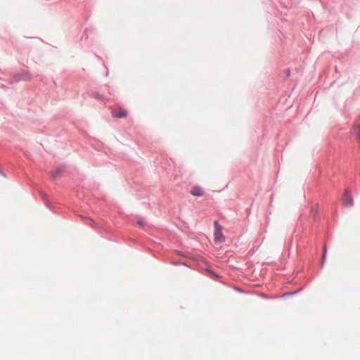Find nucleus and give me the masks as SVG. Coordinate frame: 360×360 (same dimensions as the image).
<instances>
[{"label": "nucleus", "instance_id": "f257e3e1", "mask_svg": "<svg viewBox=\"0 0 360 360\" xmlns=\"http://www.w3.org/2000/svg\"><path fill=\"white\" fill-rule=\"evenodd\" d=\"M31 78H32V77H31V75L29 73V72H27L26 70H22V72L16 74L14 76V78H13V81L11 82V83H13L14 82H18L20 80H30V79H31Z\"/></svg>", "mask_w": 360, "mask_h": 360}, {"label": "nucleus", "instance_id": "f03ea898", "mask_svg": "<svg viewBox=\"0 0 360 360\" xmlns=\"http://www.w3.org/2000/svg\"><path fill=\"white\" fill-rule=\"evenodd\" d=\"M342 202L345 206L352 207L353 205V198L351 196L350 192L348 189L345 191L342 196Z\"/></svg>", "mask_w": 360, "mask_h": 360}, {"label": "nucleus", "instance_id": "7ed1b4c3", "mask_svg": "<svg viewBox=\"0 0 360 360\" xmlns=\"http://www.w3.org/2000/svg\"><path fill=\"white\" fill-rule=\"evenodd\" d=\"M65 169L64 165L59 166L51 175V180L56 179Z\"/></svg>", "mask_w": 360, "mask_h": 360}, {"label": "nucleus", "instance_id": "20e7f679", "mask_svg": "<svg viewBox=\"0 0 360 360\" xmlns=\"http://www.w3.org/2000/svg\"><path fill=\"white\" fill-rule=\"evenodd\" d=\"M215 241L218 243H223L225 240V236L221 231L215 230L214 232Z\"/></svg>", "mask_w": 360, "mask_h": 360}, {"label": "nucleus", "instance_id": "39448f33", "mask_svg": "<svg viewBox=\"0 0 360 360\" xmlns=\"http://www.w3.org/2000/svg\"><path fill=\"white\" fill-rule=\"evenodd\" d=\"M191 194L195 196H201L203 195L202 189L199 186H195L191 191Z\"/></svg>", "mask_w": 360, "mask_h": 360}, {"label": "nucleus", "instance_id": "423d86ee", "mask_svg": "<svg viewBox=\"0 0 360 360\" xmlns=\"http://www.w3.org/2000/svg\"><path fill=\"white\" fill-rule=\"evenodd\" d=\"M128 112L126 110L122 109L119 112L114 111V117L122 118L127 115Z\"/></svg>", "mask_w": 360, "mask_h": 360}, {"label": "nucleus", "instance_id": "0eeeda50", "mask_svg": "<svg viewBox=\"0 0 360 360\" xmlns=\"http://www.w3.org/2000/svg\"><path fill=\"white\" fill-rule=\"evenodd\" d=\"M42 198H43V200L44 202V203L46 204V205L50 209V210H53L51 205V202H49L47 196L45 195V194H42Z\"/></svg>", "mask_w": 360, "mask_h": 360}, {"label": "nucleus", "instance_id": "6e6552de", "mask_svg": "<svg viewBox=\"0 0 360 360\" xmlns=\"http://www.w3.org/2000/svg\"><path fill=\"white\" fill-rule=\"evenodd\" d=\"M136 223L140 227L144 228L145 225L146 224V220L141 217L137 220Z\"/></svg>", "mask_w": 360, "mask_h": 360}, {"label": "nucleus", "instance_id": "1a4fd4ad", "mask_svg": "<svg viewBox=\"0 0 360 360\" xmlns=\"http://www.w3.org/2000/svg\"><path fill=\"white\" fill-rule=\"evenodd\" d=\"M302 288H300V289H298V290H296V291L286 292V293H285V294H283V297L296 295V294H297L298 292H301V291H302Z\"/></svg>", "mask_w": 360, "mask_h": 360}, {"label": "nucleus", "instance_id": "9d476101", "mask_svg": "<svg viewBox=\"0 0 360 360\" xmlns=\"http://www.w3.org/2000/svg\"><path fill=\"white\" fill-rule=\"evenodd\" d=\"M356 129L357 130V140L360 143V124H356Z\"/></svg>", "mask_w": 360, "mask_h": 360}, {"label": "nucleus", "instance_id": "9b49d317", "mask_svg": "<svg viewBox=\"0 0 360 360\" xmlns=\"http://www.w3.org/2000/svg\"><path fill=\"white\" fill-rule=\"evenodd\" d=\"M93 96L96 98V99H102L103 98V95H101L100 94L97 93V92H94L93 93Z\"/></svg>", "mask_w": 360, "mask_h": 360}, {"label": "nucleus", "instance_id": "f8f14e48", "mask_svg": "<svg viewBox=\"0 0 360 360\" xmlns=\"http://www.w3.org/2000/svg\"><path fill=\"white\" fill-rule=\"evenodd\" d=\"M326 254H327V248H326V245H324L323 248V255H322L323 259H326Z\"/></svg>", "mask_w": 360, "mask_h": 360}, {"label": "nucleus", "instance_id": "ddd939ff", "mask_svg": "<svg viewBox=\"0 0 360 360\" xmlns=\"http://www.w3.org/2000/svg\"><path fill=\"white\" fill-rule=\"evenodd\" d=\"M311 213L314 215V217L315 218V216L318 214V208L317 207H313L311 209Z\"/></svg>", "mask_w": 360, "mask_h": 360}, {"label": "nucleus", "instance_id": "4468645a", "mask_svg": "<svg viewBox=\"0 0 360 360\" xmlns=\"http://www.w3.org/2000/svg\"><path fill=\"white\" fill-rule=\"evenodd\" d=\"M214 227H215V229H216V230L221 231V226L219 225V224L218 223V221H215V222H214Z\"/></svg>", "mask_w": 360, "mask_h": 360}, {"label": "nucleus", "instance_id": "2eb2a0df", "mask_svg": "<svg viewBox=\"0 0 360 360\" xmlns=\"http://www.w3.org/2000/svg\"><path fill=\"white\" fill-rule=\"evenodd\" d=\"M85 37V39H87V33L85 32L83 35L82 36V39H83Z\"/></svg>", "mask_w": 360, "mask_h": 360}, {"label": "nucleus", "instance_id": "dca6fc26", "mask_svg": "<svg viewBox=\"0 0 360 360\" xmlns=\"http://www.w3.org/2000/svg\"><path fill=\"white\" fill-rule=\"evenodd\" d=\"M325 260H326V259H323V257H322V261H321V268H323V265H324Z\"/></svg>", "mask_w": 360, "mask_h": 360}, {"label": "nucleus", "instance_id": "f3484780", "mask_svg": "<svg viewBox=\"0 0 360 360\" xmlns=\"http://www.w3.org/2000/svg\"><path fill=\"white\" fill-rule=\"evenodd\" d=\"M0 174L3 175L4 176H6V174L4 172V171L2 169H0Z\"/></svg>", "mask_w": 360, "mask_h": 360}, {"label": "nucleus", "instance_id": "a211bd4d", "mask_svg": "<svg viewBox=\"0 0 360 360\" xmlns=\"http://www.w3.org/2000/svg\"><path fill=\"white\" fill-rule=\"evenodd\" d=\"M286 72H287V77H288L290 75V70H286Z\"/></svg>", "mask_w": 360, "mask_h": 360}]
</instances>
